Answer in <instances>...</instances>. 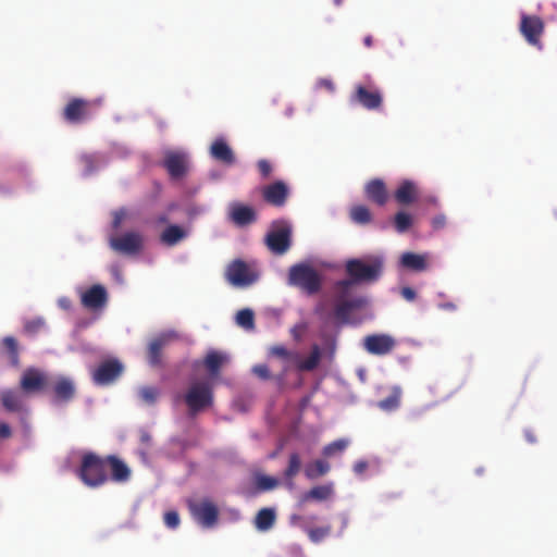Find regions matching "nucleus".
Instances as JSON below:
<instances>
[{
	"mask_svg": "<svg viewBox=\"0 0 557 557\" xmlns=\"http://www.w3.org/2000/svg\"><path fill=\"white\" fill-rule=\"evenodd\" d=\"M252 372L262 380L271 379V372L267 364H256L252 368Z\"/></svg>",
	"mask_w": 557,
	"mask_h": 557,
	"instance_id": "48",
	"label": "nucleus"
},
{
	"mask_svg": "<svg viewBox=\"0 0 557 557\" xmlns=\"http://www.w3.org/2000/svg\"><path fill=\"white\" fill-rule=\"evenodd\" d=\"M292 225L286 220H275L264 238L268 249L277 256L286 253L292 246Z\"/></svg>",
	"mask_w": 557,
	"mask_h": 557,
	"instance_id": "5",
	"label": "nucleus"
},
{
	"mask_svg": "<svg viewBox=\"0 0 557 557\" xmlns=\"http://www.w3.org/2000/svg\"><path fill=\"white\" fill-rule=\"evenodd\" d=\"M330 463L325 460L318 459L305 467L304 473L307 479L314 480L325 475L330 471Z\"/></svg>",
	"mask_w": 557,
	"mask_h": 557,
	"instance_id": "31",
	"label": "nucleus"
},
{
	"mask_svg": "<svg viewBox=\"0 0 557 557\" xmlns=\"http://www.w3.org/2000/svg\"><path fill=\"white\" fill-rule=\"evenodd\" d=\"M350 220L360 225L368 224L372 221V213L368 207L363 205H356L350 208L349 211Z\"/></svg>",
	"mask_w": 557,
	"mask_h": 557,
	"instance_id": "33",
	"label": "nucleus"
},
{
	"mask_svg": "<svg viewBox=\"0 0 557 557\" xmlns=\"http://www.w3.org/2000/svg\"><path fill=\"white\" fill-rule=\"evenodd\" d=\"M188 509L194 520L202 528H213L219 520V509L216 505L208 499L189 500Z\"/></svg>",
	"mask_w": 557,
	"mask_h": 557,
	"instance_id": "7",
	"label": "nucleus"
},
{
	"mask_svg": "<svg viewBox=\"0 0 557 557\" xmlns=\"http://www.w3.org/2000/svg\"><path fill=\"white\" fill-rule=\"evenodd\" d=\"M318 86H319L320 88H325V89H327V90H330V91H333V90H334V84H333V82H332V81H330V79H325V78L320 79V81L318 82Z\"/></svg>",
	"mask_w": 557,
	"mask_h": 557,
	"instance_id": "56",
	"label": "nucleus"
},
{
	"mask_svg": "<svg viewBox=\"0 0 557 557\" xmlns=\"http://www.w3.org/2000/svg\"><path fill=\"white\" fill-rule=\"evenodd\" d=\"M400 294L408 301H413L417 297L416 292L411 287H403Z\"/></svg>",
	"mask_w": 557,
	"mask_h": 557,
	"instance_id": "54",
	"label": "nucleus"
},
{
	"mask_svg": "<svg viewBox=\"0 0 557 557\" xmlns=\"http://www.w3.org/2000/svg\"><path fill=\"white\" fill-rule=\"evenodd\" d=\"M50 386L52 387L55 401L66 403L75 395L74 383L67 377L61 376L54 383H51Z\"/></svg>",
	"mask_w": 557,
	"mask_h": 557,
	"instance_id": "25",
	"label": "nucleus"
},
{
	"mask_svg": "<svg viewBox=\"0 0 557 557\" xmlns=\"http://www.w3.org/2000/svg\"><path fill=\"white\" fill-rule=\"evenodd\" d=\"M2 345L10 358L12 364L18 363V347L17 342L13 336H7L2 339Z\"/></svg>",
	"mask_w": 557,
	"mask_h": 557,
	"instance_id": "38",
	"label": "nucleus"
},
{
	"mask_svg": "<svg viewBox=\"0 0 557 557\" xmlns=\"http://www.w3.org/2000/svg\"><path fill=\"white\" fill-rule=\"evenodd\" d=\"M368 467H369V465L366 460H358L355 462L352 469L357 475H361L367 471Z\"/></svg>",
	"mask_w": 557,
	"mask_h": 557,
	"instance_id": "52",
	"label": "nucleus"
},
{
	"mask_svg": "<svg viewBox=\"0 0 557 557\" xmlns=\"http://www.w3.org/2000/svg\"><path fill=\"white\" fill-rule=\"evenodd\" d=\"M440 307L442 309H446V310H455L456 309V305H454L453 302L442 304Z\"/></svg>",
	"mask_w": 557,
	"mask_h": 557,
	"instance_id": "60",
	"label": "nucleus"
},
{
	"mask_svg": "<svg viewBox=\"0 0 557 557\" xmlns=\"http://www.w3.org/2000/svg\"><path fill=\"white\" fill-rule=\"evenodd\" d=\"M139 398L147 405H153L159 396V389L153 386H143L138 389Z\"/></svg>",
	"mask_w": 557,
	"mask_h": 557,
	"instance_id": "41",
	"label": "nucleus"
},
{
	"mask_svg": "<svg viewBox=\"0 0 557 557\" xmlns=\"http://www.w3.org/2000/svg\"><path fill=\"white\" fill-rule=\"evenodd\" d=\"M225 278L236 287H246L258 280V274L242 259L233 260L225 270Z\"/></svg>",
	"mask_w": 557,
	"mask_h": 557,
	"instance_id": "9",
	"label": "nucleus"
},
{
	"mask_svg": "<svg viewBox=\"0 0 557 557\" xmlns=\"http://www.w3.org/2000/svg\"><path fill=\"white\" fill-rule=\"evenodd\" d=\"M396 341L388 334H372L363 338V348L371 355L384 356L393 351Z\"/></svg>",
	"mask_w": 557,
	"mask_h": 557,
	"instance_id": "14",
	"label": "nucleus"
},
{
	"mask_svg": "<svg viewBox=\"0 0 557 557\" xmlns=\"http://www.w3.org/2000/svg\"><path fill=\"white\" fill-rule=\"evenodd\" d=\"M350 101L369 111H375L383 106V95L379 88L372 85L358 84L350 96Z\"/></svg>",
	"mask_w": 557,
	"mask_h": 557,
	"instance_id": "8",
	"label": "nucleus"
},
{
	"mask_svg": "<svg viewBox=\"0 0 557 557\" xmlns=\"http://www.w3.org/2000/svg\"><path fill=\"white\" fill-rule=\"evenodd\" d=\"M164 523L168 528L175 529L180 524V516L176 511H168L164 515Z\"/></svg>",
	"mask_w": 557,
	"mask_h": 557,
	"instance_id": "47",
	"label": "nucleus"
},
{
	"mask_svg": "<svg viewBox=\"0 0 557 557\" xmlns=\"http://www.w3.org/2000/svg\"><path fill=\"white\" fill-rule=\"evenodd\" d=\"M124 371L123 363L116 358L107 359L98 364L91 372L96 385L106 386L117 380Z\"/></svg>",
	"mask_w": 557,
	"mask_h": 557,
	"instance_id": "10",
	"label": "nucleus"
},
{
	"mask_svg": "<svg viewBox=\"0 0 557 557\" xmlns=\"http://www.w3.org/2000/svg\"><path fill=\"white\" fill-rule=\"evenodd\" d=\"M334 495V484L329 482L323 485L313 486L300 496L299 503L306 504L310 500L324 502Z\"/></svg>",
	"mask_w": 557,
	"mask_h": 557,
	"instance_id": "26",
	"label": "nucleus"
},
{
	"mask_svg": "<svg viewBox=\"0 0 557 557\" xmlns=\"http://www.w3.org/2000/svg\"><path fill=\"white\" fill-rule=\"evenodd\" d=\"M228 219L236 226H247L257 221V212L256 210L247 205H244L238 201H234L228 206Z\"/></svg>",
	"mask_w": 557,
	"mask_h": 557,
	"instance_id": "16",
	"label": "nucleus"
},
{
	"mask_svg": "<svg viewBox=\"0 0 557 557\" xmlns=\"http://www.w3.org/2000/svg\"><path fill=\"white\" fill-rule=\"evenodd\" d=\"M320 360H321V349H320L319 345L314 344L311 347L310 355L307 359L300 360L298 358V360H295V362H296V367L299 371H312L319 366Z\"/></svg>",
	"mask_w": 557,
	"mask_h": 557,
	"instance_id": "28",
	"label": "nucleus"
},
{
	"mask_svg": "<svg viewBox=\"0 0 557 557\" xmlns=\"http://www.w3.org/2000/svg\"><path fill=\"white\" fill-rule=\"evenodd\" d=\"M12 435V431L9 424L0 423V438H9Z\"/></svg>",
	"mask_w": 557,
	"mask_h": 557,
	"instance_id": "55",
	"label": "nucleus"
},
{
	"mask_svg": "<svg viewBox=\"0 0 557 557\" xmlns=\"http://www.w3.org/2000/svg\"><path fill=\"white\" fill-rule=\"evenodd\" d=\"M394 224L398 233H405L412 224L411 215L404 211H399L394 218Z\"/></svg>",
	"mask_w": 557,
	"mask_h": 557,
	"instance_id": "39",
	"label": "nucleus"
},
{
	"mask_svg": "<svg viewBox=\"0 0 557 557\" xmlns=\"http://www.w3.org/2000/svg\"><path fill=\"white\" fill-rule=\"evenodd\" d=\"M211 157L226 165L235 163V156L223 138L215 139L210 147Z\"/></svg>",
	"mask_w": 557,
	"mask_h": 557,
	"instance_id": "24",
	"label": "nucleus"
},
{
	"mask_svg": "<svg viewBox=\"0 0 557 557\" xmlns=\"http://www.w3.org/2000/svg\"><path fill=\"white\" fill-rule=\"evenodd\" d=\"M92 102L83 98H72L63 109V117L71 124H78L91 114Z\"/></svg>",
	"mask_w": 557,
	"mask_h": 557,
	"instance_id": "13",
	"label": "nucleus"
},
{
	"mask_svg": "<svg viewBox=\"0 0 557 557\" xmlns=\"http://www.w3.org/2000/svg\"><path fill=\"white\" fill-rule=\"evenodd\" d=\"M158 222L159 223H166L168 222V216L166 215H160L158 216Z\"/></svg>",
	"mask_w": 557,
	"mask_h": 557,
	"instance_id": "62",
	"label": "nucleus"
},
{
	"mask_svg": "<svg viewBox=\"0 0 557 557\" xmlns=\"http://www.w3.org/2000/svg\"><path fill=\"white\" fill-rule=\"evenodd\" d=\"M184 399L190 413H197L210 407L213 403L212 384L209 381L191 383Z\"/></svg>",
	"mask_w": 557,
	"mask_h": 557,
	"instance_id": "6",
	"label": "nucleus"
},
{
	"mask_svg": "<svg viewBox=\"0 0 557 557\" xmlns=\"http://www.w3.org/2000/svg\"><path fill=\"white\" fill-rule=\"evenodd\" d=\"M307 325L305 323L296 324L292 327L290 334L295 341L299 342L302 338L304 333L306 332Z\"/></svg>",
	"mask_w": 557,
	"mask_h": 557,
	"instance_id": "50",
	"label": "nucleus"
},
{
	"mask_svg": "<svg viewBox=\"0 0 557 557\" xmlns=\"http://www.w3.org/2000/svg\"><path fill=\"white\" fill-rule=\"evenodd\" d=\"M275 522V511L272 508H262L255 518V525L259 531L270 530Z\"/></svg>",
	"mask_w": 557,
	"mask_h": 557,
	"instance_id": "30",
	"label": "nucleus"
},
{
	"mask_svg": "<svg viewBox=\"0 0 557 557\" xmlns=\"http://www.w3.org/2000/svg\"><path fill=\"white\" fill-rule=\"evenodd\" d=\"M524 436H525V438H527V441H528L529 443H535V442H536V437H535V435H534V434H533V432H532V431H530V430H527V431L524 432Z\"/></svg>",
	"mask_w": 557,
	"mask_h": 557,
	"instance_id": "58",
	"label": "nucleus"
},
{
	"mask_svg": "<svg viewBox=\"0 0 557 557\" xmlns=\"http://www.w3.org/2000/svg\"><path fill=\"white\" fill-rule=\"evenodd\" d=\"M228 362V356L218 350H209L203 359V366L211 377L220 374L221 368Z\"/></svg>",
	"mask_w": 557,
	"mask_h": 557,
	"instance_id": "27",
	"label": "nucleus"
},
{
	"mask_svg": "<svg viewBox=\"0 0 557 557\" xmlns=\"http://www.w3.org/2000/svg\"><path fill=\"white\" fill-rule=\"evenodd\" d=\"M82 305L88 310L102 309L108 302L107 289L99 284L92 285L81 297Z\"/></svg>",
	"mask_w": 557,
	"mask_h": 557,
	"instance_id": "19",
	"label": "nucleus"
},
{
	"mask_svg": "<svg viewBox=\"0 0 557 557\" xmlns=\"http://www.w3.org/2000/svg\"><path fill=\"white\" fill-rule=\"evenodd\" d=\"M395 200L401 206H409L419 198V189L414 182L403 181L394 193Z\"/></svg>",
	"mask_w": 557,
	"mask_h": 557,
	"instance_id": "22",
	"label": "nucleus"
},
{
	"mask_svg": "<svg viewBox=\"0 0 557 557\" xmlns=\"http://www.w3.org/2000/svg\"><path fill=\"white\" fill-rule=\"evenodd\" d=\"M258 170L262 177L270 176L272 172V165L268 160L261 159L257 163Z\"/></svg>",
	"mask_w": 557,
	"mask_h": 557,
	"instance_id": "49",
	"label": "nucleus"
},
{
	"mask_svg": "<svg viewBox=\"0 0 557 557\" xmlns=\"http://www.w3.org/2000/svg\"><path fill=\"white\" fill-rule=\"evenodd\" d=\"M363 44L367 48H371L373 45V37L371 35H368L363 38Z\"/></svg>",
	"mask_w": 557,
	"mask_h": 557,
	"instance_id": "59",
	"label": "nucleus"
},
{
	"mask_svg": "<svg viewBox=\"0 0 557 557\" xmlns=\"http://www.w3.org/2000/svg\"><path fill=\"white\" fill-rule=\"evenodd\" d=\"M280 482L277 479L258 473L255 475V487L257 492H268L276 488Z\"/></svg>",
	"mask_w": 557,
	"mask_h": 557,
	"instance_id": "35",
	"label": "nucleus"
},
{
	"mask_svg": "<svg viewBox=\"0 0 557 557\" xmlns=\"http://www.w3.org/2000/svg\"><path fill=\"white\" fill-rule=\"evenodd\" d=\"M187 233L178 225L168 226L161 234V240L168 246H174L186 237Z\"/></svg>",
	"mask_w": 557,
	"mask_h": 557,
	"instance_id": "32",
	"label": "nucleus"
},
{
	"mask_svg": "<svg viewBox=\"0 0 557 557\" xmlns=\"http://www.w3.org/2000/svg\"><path fill=\"white\" fill-rule=\"evenodd\" d=\"M330 533H331V527L330 525L319 527V528H313V529H309L308 530L309 539L312 542H314V543H318V542L322 541Z\"/></svg>",
	"mask_w": 557,
	"mask_h": 557,
	"instance_id": "44",
	"label": "nucleus"
},
{
	"mask_svg": "<svg viewBox=\"0 0 557 557\" xmlns=\"http://www.w3.org/2000/svg\"><path fill=\"white\" fill-rule=\"evenodd\" d=\"M45 320L42 318H36L28 320L24 324V330L27 334H36L45 327Z\"/></svg>",
	"mask_w": 557,
	"mask_h": 557,
	"instance_id": "45",
	"label": "nucleus"
},
{
	"mask_svg": "<svg viewBox=\"0 0 557 557\" xmlns=\"http://www.w3.org/2000/svg\"><path fill=\"white\" fill-rule=\"evenodd\" d=\"M236 322L245 329H252L255 325V314L250 309H242L236 314Z\"/></svg>",
	"mask_w": 557,
	"mask_h": 557,
	"instance_id": "40",
	"label": "nucleus"
},
{
	"mask_svg": "<svg viewBox=\"0 0 557 557\" xmlns=\"http://www.w3.org/2000/svg\"><path fill=\"white\" fill-rule=\"evenodd\" d=\"M287 282L307 295H315L322 288V277L309 263H297L289 268Z\"/></svg>",
	"mask_w": 557,
	"mask_h": 557,
	"instance_id": "4",
	"label": "nucleus"
},
{
	"mask_svg": "<svg viewBox=\"0 0 557 557\" xmlns=\"http://www.w3.org/2000/svg\"><path fill=\"white\" fill-rule=\"evenodd\" d=\"M301 468V458L299 454L292 453L288 458V465L287 468L284 471L285 479L293 481V479L299 473ZM290 485H293V482H290Z\"/></svg>",
	"mask_w": 557,
	"mask_h": 557,
	"instance_id": "37",
	"label": "nucleus"
},
{
	"mask_svg": "<svg viewBox=\"0 0 557 557\" xmlns=\"http://www.w3.org/2000/svg\"><path fill=\"white\" fill-rule=\"evenodd\" d=\"M1 403L7 410L12 411V412L18 411L21 409L20 396L14 391L2 392Z\"/></svg>",
	"mask_w": 557,
	"mask_h": 557,
	"instance_id": "36",
	"label": "nucleus"
},
{
	"mask_svg": "<svg viewBox=\"0 0 557 557\" xmlns=\"http://www.w3.org/2000/svg\"><path fill=\"white\" fill-rule=\"evenodd\" d=\"M289 189L282 181H276L262 188L263 200L274 207H283L288 198Z\"/></svg>",
	"mask_w": 557,
	"mask_h": 557,
	"instance_id": "17",
	"label": "nucleus"
},
{
	"mask_svg": "<svg viewBox=\"0 0 557 557\" xmlns=\"http://www.w3.org/2000/svg\"><path fill=\"white\" fill-rule=\"evenodd\" d=\"M301 519H302V518H301L300 516H298V515H293V516H292V522H293V523H297V522H299Z\"/></svg>",
	"mask_w": 557,
	"mask_h": 557,
	"instance_id": "61",
	"label": "nucleus"
},
{
	"mask_svg": "<svg viewBox=\"0 0 557 557\" xmlns=\"http://www.w3.org/2000/svg\"><path fill=\"white\" fill-rule=\"evenodd\" d=\"M446 224V216L444 214H438L432 219V226L434 230L443 228Z\"/></svg>",
	"mask_w": 557,
	"mask_h": 557,
	"instance_id": "53",
	"label": "nucleus"
},
{
	"mask_svg": "<svg viewBox=\"0 0 557 557\" xmlns=\"http://www.w3.org/2000/svg\"><path fill=\"white\" fill-rule=\"evenodd\" d=\"M110 247L123 255H137L143 248V236L137 232H127L117 237H111Z\"/></svg>",
	"mask_w": 557,
	"mask_h": 557,
	"instance_id": "12",
	"label": "nucleus"
},
{
	"mask_svg": "<svg viewBox=\"0 0 557 557\" xmlns=\"http://www.w3.org/2000/svg\"><path fill=\"white\" fill-rule=\"evenodd\" d=\"M178 336L176 332L169 331L154 337L148 345L147 358L148 362L152 367L160 366L161 363V351L171 341L176 339Z\"/></svg>",
	"mask_w": 557,
	"mask_h": 557,
	"instance_id": "18",
	"label": "nucleus"
},
{
	"mask_svg": "<svg viewBox=\"0 0 557 557\" xmlns=\"http://www.w3.org/2000/svg\"><path fill=\"white\" fill-rule=\"evenodd\" d=\"M348 446V442L346 440H337L334 441L326 446H324L322 454L325 457H332L337 453H343Z\"/></svg>",
	"mask_w": 557,
	"mask_h": 557,
	"instance_id": "42",
	"label": "nucleus"
},
{
	"mask_svg": "<svg viewBox=\"0 0 557 557\" xmlns=\"http://www.w3.org/2000/svg\"><path fill=\"white\" fill-rule=\"evenodd\" d=\"M383 257L369 255L359 259H350L346 262V272L354 283H372L380 278L383 271Z\"/></svg>",
	"mask_w": 557,
	"mask_h": 557,
	"instance_id": "2",
	"label": "nucleus"
},
{
	"mask_svg": "<svg viewBox=\"0 0 557 557\" xmlns=\"http://www.w3.org/2000/svg\"><path fill=\"white\" fill-rule=\"evenodd\" d=\"M127 211L125 208H121L113 212L112 228L119 230L122 225L123 220L126 218Z\"/></svg>",
	"mask_w": 557,
	"mask_h": 557,
	"instance_id": "46",
	"label": "nucleus"
},
{
	"mask_svg": "<svg viewBox=\"0 0 557 557\" xmlns=\"http://www.w3.org/2000/svg\"><path fill=\"white\" fill-rule=\"evenodd\" d=\"M50 385L49 376L34 368L25 370L21 379V387L26 393L44 392Z\"/></svg>",
	"mask_w": 557,
	"mask_h": 557,
	"instance_id": "15",
	"label": "nucleus"
},
{
	"mask_svg": "<svg viewBox=\"0 0 557 557\" xmlns=\"http://www.w3.org/2000/svg\"><path fill=\"white\" fill-rule=\"evenodd\" d=\"M401 267L421 272L426 269V262L423 256L413 252H405L400 258Z\"/></svg>",
	"mask_w": 557,
	"mask_h": 557,
	"instance_id": "29",
	"label": "nucleus"
},
{
	"mask_svg": "<svg viewBox=\"0 0 557 557\" xmlns=\"http://www.w3.org/2000/svg\"><path fill=\"white\" fill-rule=\"evenodd\" d=\"M544 21L537 15L521 14L519 30L527 42L537 49H542L541 37L544 34Z\"/></svg>",
	"mask_w": 557,
	"mask_h": 557,
	"instance_id": "11",
	"label": "nucleus"
},
{
	"mask_svg": "<svg viewBox=\"0 0 557 557\" xmlns=\"http://www.w3.org/2000/svg\"><path fill=\"white\" fill-rule=\"evenodd\" d=\"M163 166L172 178H182L187 173L186 156L180 152H168L163 160Z\"/></svg>",
	"mask_w": 557,
	"mask_h": 557,
	"instance_id": "20",
	"label": "nucleus"
},
{
	"mask_svg": "<svg viewBox=\"0 0 557 557\" xmlns=\"http://www.w3.org/2000/svg\"><path fill=\"white\" fill-rule=\"evenodd\" d=\"M107 469L110 468L111 480L119 483L127 482L131 478V469L128 466L115 455H108Z\"/></svg>",
	"mask_w": 557,
	"mask_h": 557,
	"instance_id": "23",
	"label": "nucleus"
},
{
	"mask_svg": "<svg viewBox=\"0 0 557 557\" xmlns=\"http://www.w3.org/2000/svg\"><path fill=\"white\" fill-rule=\"evenodd\" d=\"M140 442L145 445H149L151 442V435L148 432L143 431L140 433Z\"/></svg>",
	"mask_w": 557,
	"mask_h": 557,
	"instance_id": "57",
	"label": "nucleus"
},
{
	"mask_svg": "<svg viewBox=\"0 0 557 557\" xmlns=\"http://www.w3.org/2000/svg\"><path fill=\"white\" fill-rule=\"evenodd\" d=\"M77 476L89 487H99L108 482L107 458L92 451L84 453Z\"/></svg>",
	"mask_w": 557,
	"mask_h": 557,
	"instance_id": "3",
	"label": "nucleus"
},
{
	"mask_svg": "<svg viewBox=\"0 0 557 557\" xmlns=\"http://www.w3.org/2000/svg\"><path fill=\"white\" fill-rule=\"evenodd\" d=\"M82 162L85 165L86 173L89 174L96 169V160L94 156L86 154L82 157Z\"/></svg>",
	"mask_w": 557,
	"mask_h": 557,
	"instance_id": "51",
	"label": "nucleus"
},
{
	"mask_svg": "<svg viewBox=\"0 0 557 557\" xmlns=\"http://www.w3.org/2000/svg\"><path fill=\"white\" fill-rule=\"evenodd\" d=\"M401 391L395 387L393 392L384 399L377 403V407L384 411L396 410L400 405Z\"/></svg>",
	"mask_w": 557,
	"mask_h": 557,
	"instance_id": "34",
	"label": "nucleus"
},
{
	"mask_svg": "<svg viewBox=\"0 0 557 557\" xmlns=\"http://www.w3.org/2000/svg\"><path fill=\"white\" fill-rule=\"evenodd\" d=\"M270 352H271V355L282 358L284 360L294 361V362H295V360H298L297 352L290 351L282 345L273 346L271 348Z\"/></svg>",
	"mask_w": 557,
	"mask_h": 557,
	"instance_id": "43",
	"label": "nucleus"
},
{
	"mask_svg": "<svg viewBox=\"0 0 557 557\" xmlns=\"http://www.w3.org/2000/svg\"><path fill=\"white\" fill-rule=\"evenodd\" d=\"M364 195L371 202L383 207L388 200L386 185L381 178L370 180L364 186Z\"/></svg>",
	"mask_w": 557,
	"mask_h": 557,
	"instance_id": "21",
	"label": "nucleus"
},
{
	"mask_svg": "<svg viewBox=\"0 0 557 557\" xmlns=\"http://www.w3.org/2000/svg\"><path fill=\"white\" fill-rule=\"evenodd\" d=\"M334 288L336 293L333 308L335 320L341 324L355 323L352 315L367 306V298L362 296L350 297L351 282L348 280L338 281Z\"/></svg>",
	"mask_w": 557,
	"mask_h": 557,
	"instance_id": "1",
	"label": "nucleus"
}]
</instances>
